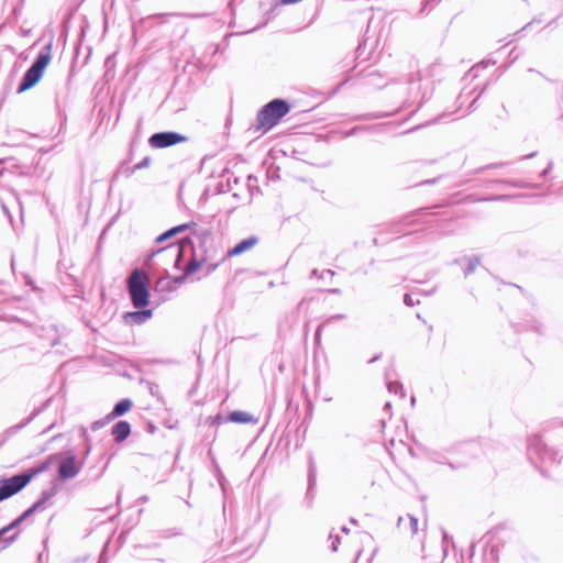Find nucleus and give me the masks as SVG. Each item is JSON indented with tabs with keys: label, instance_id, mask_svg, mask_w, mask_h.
I'll return each mask as SVG.
<instances>
[{
	"label": "nucleus",
	"instance_id": "1",
	"mask_svg": "<svg viewBox=\"0 0 563 563\" xmlns=\"http://www.w3.org/2000/svg\"><path fill=\"white\" fill-rule=\"evenodd\" d=\"M516 540L517 533L514 529L505 525L496 526L479 539L483 549L481 561L474 560L475 543H472L467 551V561L468 563H497L500 551Z\"/></svg>",
	"mask_w": 563,
	"mask_h": 563
},
{
	"label": "nucleus",
	"instance_id": "2",
	"mask_svg": "<svg viewBox=\"0 0 563 563\" xmlns=\"http://www.w3.org/2000/svg\"><path fill=\"white\" fill-rule=\"evenodd\" d=\"M290 110V106L284 99H273L257 113L256 122L250 126L254 132L266 133L273 129L282 118Z\"/></svg>",
	"mask_w": 563,
	"mask_h": 563
},
{
	"label": "nucleus",
	"instance_id": "3",
	"mask_svg": "<svg viewBox=\"0 0 563 563\" xmlns=\"http://www.w3.org/2000/svg\"><path fill=\"white\" fill-rule=\"evenodd\" d=\"M52 59V43L44 45L37 54L33 64L24 73L19 87L18 93H22L33 88L42 78L45 68Z\"/></svg>",
	"mask_w": 563,
	"mask_h": 563
},
{
	"label": "nucleus",
	"instance_id": "4",
	"mask_svg": "<svg viewBox=\"0 0 563 563\" xmlns=\"http://www.w3.org/2000/svg\"><path fill=\"white\" fill-rule=\"evenodd\" d=\"M128 291L136 309L145 308L150 302L147 278L140 269H134L126 280Z\"/></svg>",
	"mask_w": 563,
	"mask_h": 563
},
{
	"label": "nucleus",
	"instance_id": "5",
	"mask_svg": "<svg viewBox=\"0 0 563 563\" xmlns=\"http://www.w3.org/2000/svg\"><path fill=\"white\" fill-rule=\"evenodd\" d=\"M54 459L55 455H51L46 461L25 472L4 478L5 483H8L7 494H18L21 492L35 476L46 472Z\"/></svg>",
	"mask_w": 563,
	"mask_h": 563
},
{
	"label": "nucleus",
	"instance_id": "6",
	"mask_svg": "<svg viewBox=\"0 0 563 563\" xmlns=\"http://www.w3.org/2000/svg\"><path fill=\"white\" fill-rule=\"evenodd\" d=\"M528 457L532 464L537 463L536 460L543 463H559L561 461L559 452L549 448L542 437L538 434L528 440Z\"/></svg>",
	"mask_w": 563,
	"mask_h": 563
},
{
	"label": "nucleus",
	"instance_id": "7",
	"mask_svg": "<svg viewBox=\"0 0 563 563\" xmlns=\"http://www.w3.org/2000/svg\"><path fill=\"white\" fill-rule=\"evenodd\" d=\"M187 137L178 132H157L151 135L148 144L154 148H165L185 142Z\"/></svg>",
	"mask_w": 563,
	"mask_h": 563
},
{
	"label": "nucleus",
	"instance_id": "8",
	"mask_svg": "<svg viewBox=\"0 0 563 563\" xmlns=\"http://www.w3.org/2000/svg\"><path fill=\"white\" fill-rule=\"evenodd\" d=\"M81 470V466L77 464L75 455L66 456L58 466V476L60 479L66 481L76 477Z\"/></svg>",
	"mask_w": 563,
	"mask_h": 563
},
{
	"label": "nucleus",
	"instance_id": "9",
	"mask_svg": "<svg viewBox=\"0 0 563 563\" xmlns=\"http://www.w3.org/2000/svg\"><path fill=\"white\" fill-rule=\"evenodd\" d=\"M157 255H164V256H169V257H173L175 260V263H174V266L176 268L179 267V264L181 262V258L184 256V250L183 247L179 245V244H169L165 247H162L155 252H152L146 262L148 263L154 256H157Z\"/></svg>",
	"mask_w": 563,
	"mask_h": 563
},
{
	"label": "nucleus",
	"instance_id": "10",
	"mask_svg": "<svg viewBox=\"0 0 563 563\" xmlns=\"http://www.w3.org/2000/svg\"><path fill=\"white\" fill-rule=\"evenodd\" d=\"M185 282V276L170 277L167 269L164 275L157 280L156 288L159 291L173 292L178 288V285Z\"/></svg>",
	"mask_w": 563,
	"mask_h": 563
},
{
	"label": "nucleus",
	"instance_id": "11",
	"mask_svg": "<svg viewBox=\"0 0 563 563\" xmlns=\"http://www.w3.org/2000/svg\"><path fill=\"white\" fill-rule=\"evenodd\" d=\"M40 413V410L38 409H35L30 417H27L26 419H24L23 421H21L20 423L18 424H14L10 428H8L7 430L3 431V433L0 435V444H3L5 443L7 441H9L12 437H14L15 434H18L23 428H25L29 423H31V421Z\"/></svg>",
	"mask_w": 563,
	"mask_h": 563
},
{
	"label": "nucleus",
	"instance_id": "12",
	"mask_svg": "<svg viewBox=\"0 0 563 563\" xmlns=\"http://www.w3.org/2000/svg\"><path fill=\"white\" fill-rule=\"evenodd\" d=\"M111 434L117 443H121L131 434V424L125 420H120L111 428Z\"/></svg>",
	"mask_w": 563,
	"mask_h": 563
},
{
	"label": "nucleus",
	"instance_id": "13",
	"mask_svg": "<svg viewBox=\"0 0 563 563\" xmlns=\"http://www.w3.org/2000/svg\"><path fill=\"white\" fill-rule=\"evenodd\" d=\"M152 316H153L152 309L141 308L137 311L126 312L124 314V319L129 323L142 324V323L146 322L148 319H151Z\"/></svg>",
	"mask_w": 563,
	"mask_h": 563
},
{
	"label": "nucleus",
	"instance_id": "14",
	"mask_svg": "<svg viewBox=\"0 0 563 563\" xmlns=\"http://www.w3.org/2000/svg\"><path fill=\"white\" fill-rule=\"evenodd\" d=\"M257 243H258V238L257 236H254V235L249 236L247 239H244V240L240 241L234 247L229 250L228 256L241 255L242 253H244V252L251 250L252 247H254Z\"/></svg>",
	"mask_w": 563,
	"mask_h": 563
},
{
	"label": "nucleus",
	"instance_id": "15",
	"mask_svg": "<svg viewBox=\"0 0 563 563\" xmlns=\"http://www.w3.org/2000/svg\"><path fill=\"white\" fill-rule=\"evenodd\" d=\"M57 485L56 482H52L51 487L47 489H44L41 493L40 498L33 504L34 506H37L38 511L44 510L46 508V505L56 496L57 494Z\"/></svg>",
	"mask_w": 563,
	"mask_h": 563
},
{
	"label": "nucleus",
	"instance_id": "16",
	"mask_svg": "<svg viewBox=\"0 0 563 563\" xmlns=\"http://www.w3.org/2000/svg\"><path fill=\"white\" fill-rule=\"evenodd\" d=\"M195 225H196L195 222H187V223H183V224L173 227V228L168 229L167 231H165L164 233H162L161 235H158L156 238L155 242L163 243V242L167 241L168 239L175 236L176 234L183 233V232L191 229Z\"/></svg>",
	"mask_w": 563,
	"mask_h": 563
},
{
	"label": "nucleus",
	"instance_id": "17",
	"mask_svg": "<svg viewBox=\"0 0 563 563\" xmlns=\"http://www.w3.org/2000/svg\"><path fill=\"white\" fill-rule=\"evenodd\" d=\"M391 372H394V368H388L385 372V380H386L387 389L389 393L399 395L401 398H405L406 394L404 391V386L400 382L390 379Z\"/></svg>",
	"mask_w": 563,
	"mask_h": 563
},
{
	"label": "nucleus",
	"instance_id": "18",
	"mask_svg": "<svg viewBox=\"0 0 563 563\" xmlns=\"http://www.w3.org/2000/svg\"><path fill=\"white\" fill-rule=\"evenodd\" d=\"M487 186H493L496 184H503L512 188H538L539 186L533 183L525 181V180H504V179H492L485 183Z\"/></svg>",
	"mask_w": 563,
	"mask_h": 563
},
{
	"label": "nucleus",
	"instance_id": "19",
	"mask_svg": "<svg viewBox=\"0 0 563 563\" xmlns=\"http://www.w3.org/2000/svg\"><path fill=\"white\" fill-rule=\"evenodd\" d=\"M133 406V402L131 399L129 398H124L120 401H118L112 411L110 413H108L110 416V419H115L118 417H121L123 415H125Z\"/></svg>",
	"mask_w": 563,
	"mask_h": 563
},
{
	"label": "nucleus",
	"instance_id": "20",
	"mask_svg": "<svg viewBox=\"0 0 563 563\" xmlns=\"http://www.w3.org/2000/svg\"><path fill=\"white\" fill-rule=\"evenodd\" d=\"M462 261H466L467 262V266L464 271V276L465 277H468L470 275H472L476 268L479 266L481 264V257L479 256H466V257H463V258H456L453 261V264H460Z\"/></svg>",
	"mask_w": 563,
	"mask_h": 563
},
{
	"label": "nucleus",
	"instance_id": "21",
	"mask_svg": "<svg viewBox=\"0 0 563 563\" xmlns=\"http://www.w3.org/2000/svg\"><path fill=\"white\" fill-rule=\"evenodd\" d=\"M418 82H419V78H416L413 76L409 79V82H408V85L410 86L409 97L406 100H404L402 108L410 107L413 103V101L416 100V98L418 96L419 88H420Z\"/></svg>",
	"mask_w": 563,
	"mask_h": 563
},
{
	"label": "nucleus",
	"instance_id": "22",
	"mask_svg": "<svg viewBox=\"0 0 563 563\" xmlns=\"http://www.w3.org/2000/svg\"><path fill=\"white\" fill-rule=\"evenodd\" d=\"M227 420L235 423H250L255 421L254 417L251 413L240 410L232 411L227 417Z\"/></svg>",
	"mask_w": 563,
	"mask_h": 563
},
{
	"label": "nucleus",
	"instance_id": "23",
	"mask_svg": "<svg viewBox=\"0 0 563 563\" xmlns=\"http://www.w3.org/2000/svg\"><path fill=\"white\" fill-rule=\"evenodd\" d=\"M366 84L374 88H383L387 84L383 81L382 75L376 70H369L364 76Z\"/></svg>",
	"mask_w": 563,
	"mask_h": 563
},
{
	"label": "nucleus",
	"instance_id": "24",
	"mask_svg": "<svg viewBox=\"0 0 563 563\" xmlns=\"http://www.w3.org/2000/svg\"><path fill=\"white\" fill-rule=\"evenodd\" d=\"M7 530L2 527L0 529V551L11 545L20 536V531H15L11 536L7 537Z\"/></svg>",
	"mask_w": 563,
	"mask_h": 563
},
{
	"label": "nucleus",
	"instance_id": "25",
	"mask_svg": "<svg viewBox=\"0 0 563 563\" xmlns=\"http://www.w3.org/2000/svg\"><path fill=\"white\" fill-rule=\"evenodd\" d=\"M441 534H442V558L440 563L446 558L448 551H449V544L452 545V548H455L453 538L448 534V532L441 528Z\"/></svg>",
	"mask_w": 563,
	"mask_h": 563
},
{
	"label": "nucleus",
	"instance_id": "26",
	"mask_svg": "<svg viewBox=\"0 0 563 563\" xmlns=\"http://www.w3.org/2000/svg\"><path fill=\"white\" fill-rule=\"evenodd\" d=\"M201 262L198 261L196 257H194L185 267L184 274L181 276H185V279L194 274L196 271H198L201 267Z\"/></svg>",
	"mask_w": 563,
	"mask_h": 563
},
{
	"label": "nucleus",
	"instance_id": "27",
	"mask_svg": "<svg viewBox=\"0 0 563 563\" xmlns=\"http://www.w3.org/2000/svg\"><path fill=\"white\" fill-rule=\"evenodd\" d=\"M316 483V465L313 457H309L308 489L310 490Z\"/></svg>",
	"mask_w": 563,
	"mask_h": 563
},
{
	"label": "nucleus",
	"instance_id": "28",
	"mask_svg": "<svg viewBox=\"0 0 563 563\" xmlns=\"http://www.w3.org/2000/svg\"><path fill=\"white\" fill-rule=\"evenodd\" d=\"M111 421H112V419H110V416L107 415L103 419L93 421L91 423L90 428L92 431H98V430L102 429L103 427H106Z\"/></svg>",
	"mask_w": 563,
	"mask_h": 563
},
{
	"label": "nucleus",
	"instance_id": "29",
	"mask_svg": "<svg viewBox=\"0 0 563 563\" xmlns=\"http://www.w3.org/2000/svg\"><path fill=\"white\" fill-rule=\"evenodd\" d=\"M510 198L508 195H495V196H486L481 197L479 199H476V201H506Z\"/></svg>",
	"mask_w": 563,
	"mask_h": 563
},
{
	"label": "nucleus",
	"instance_id": "30",
	"mask_svg": "<svg viewBox=\"0 0 563 563\" xmlns=\"http://www.w3.org/2000/svg\"><path fill=\"white\" fill-rule=\"evenodd\" d=\"M311 276L319 278L333 277L334 272L332 269H323L322 272H319L317 268H314L311 272Z\"/></svg>",
	"mask_w": 563,
	"mask_h": 563
},
{
	"label": "nucleus",
	"instance_id": "31",
	"mask_svg": "<svg viewBox=\"0 0 563 563\" xmlns=\"http://www.w3.org/2000/svg\"><path fill=\"white\" fill-rule=\"evenodd\" d=\"M7 487H8V483H5L4 478L0 481V501L4 500V499H8L10 497H12L14 494H7Z\"/></svg>",
	"mask_w": 563,
	"mask_h": 563
},
{
	"label": "nucleus",
	"instance_id": "32",
	"mask_svg": "<svg viewBox=\"0 0 563 563\" xmlns=\"http://www.w3.org/2000/svg\"><path fill=\"white\" fill-rule=\"evenodd\" d=\"M408 519H409V529H410V533L412 536H417L418 534V519L412 516V515H408Z\"/></svg>",
	"mask_w": 563,
	"mask_h": 563
},
{
	"label": "nucleus",
	"instance_id": "33",
	"mask_svg": "<svg viewBox=\"0 0 563 563\" xmlns=\"http://www.w3.org/2000/svg\"><path fill=\"white\" fill-rule=\"evenodd\" d=\"M151 164V157L150 156H146L144 157L141 162H139L137 164H135L132 168V172H136V170H140V169H143V168H147Z\"/></svg>",
	"mask_w": 563,
	"mask_h": 563
},
{
	"label": "nucleus",
	"instance_id": "34",
	"mask_svg": "<svg viewBox=\"0 0 563 563\" xmlns=\"http://www.w3.org/2000/svg\"><path fill=\"white\" fill-rule=\"evenodd\" d=\"M506 165H507V163H504V162L493 163V164H488V165L478 167L477 169H475V173L478 174V173H483L484 170H487V169H490V168H499V167H504Z\"/></svg>",
	"mask_w": 563,
	"mask_h": 563
},
{
	"label": "nucleus",
	"instance_id": "35",
	"mask_svg": "<svg viewBox=\"0 0 563 563\" xmlns=\"http://www.w3.org/2000/svg\"><path fill=\"white\" fill-rule=\"evenodd\" d=\"M38 511L37 506L32 505L30 508H27L24 512H22L19 518L20 520L24 521L30 516H32L34 512Z\"/></svg>",
	"mask_w": 563,
	"mask_h": 563
},
{
	"label": "nucleus",
	"instance_id": "36",
	"mask_svg": "<svg viewBox=\"0 0 563 563\" xmlns=\"http://www.w3.org/2000/svg\"><path fill=\"white\" fill-rule=\"evenodd\" d=\"M432 460L435 462V463H439V464H446L445 461L441 460L438 457V453H433L432 454ZM448 465L452 468V470H457V468H461L462 466H464L463 464H452V463H448Z\"/></svg>",
	"mask_w": 563,
	"mask_h": 563
},
{
	"label": "nucleus",
	"instance_id": "37",
	"mask_svg": "<svg viewBox=\"0 0 563 563\" xmlns=\"http://www.w3.org/2000/svg\"><path fill=\"white\" fill-rule=\"evenodd\" d=\"M404 302L406 306L408 307H415L416 305H419L420 303V300L419 299H413V297L409 294H405L404 296Z\"/></svg>",
	"mask_w": 563,
	"mask_h": 563
},
{
	"label": "nucleus",
	"instance_id": "38",
	"mask_svg": "<svg viewBox=\"0 0 563 563\" xmlns=\"http://www.w3.org/2000/svg\"><path fill=\"white\" fill-rule=\"evenodd\" d=\"M22 522L23 521L20 520V518L18 517L13 521H11L8 526H5L3 528L7 530V532H10V531L16 529Z\"/></svg>",
	"mask_w": 563,
	"mask_h": 563
},
{
	"label": "nucleus",
	"instance_id": "39",
	"mask_svg": "<svg viewBox=\"0 0 563 563\" xmlns=\"http://www.w3.org/2000/svg\"><path fill=\"white\" fill-rule=\"evenodd\" d=\"M210 424H221L223 423L224 421H228L227 418H223L222 415L218 413L214 417H211L210 419Z\"/></svg>",
	"mask_w": 563,
	"mask_h": 563
},
{
	"label": "nucleus",
	"instance_id": "40",
	"mask_svg": "<svg viewBox=\"0 0 563 563\" xmlns=\"http://www.w3.org/2000/svg\"><path fill=\"white\" fill-rule=\"evenodd\" d=\"M482 92H483V91H481V92H479V93H478V95H477V96L472 100V102H471V103H470V106H468L467 113H471V112H473V111H475V110H476V102H477L478 98L481 97Z\"/></svg>",
	"mask_w": 563,
	"mask_h": 563
},
{
	"label": "nucleus",
	"instance_id": "41",
	"mask_svg": "<svg viewBox=\"0 0 563 563\" xmlns=\"http://www.w3.org/2000/svg\"><path fill=\"white\" fill-rule=\"evenodd\" d=\"M345 318V314H333L331 316L330 318H328L324 323L328 324V323H331L332 321L334 320H341V319H344Z\"/></svg>",
	"mask_w": 563,
	"mask_h": 563
},
{
	"label": "nucleus",
	"instance_id": "42",
	"mask_svg": "<svg viewBox=\"0 0 563 563\" xmlns=\"http://www.w3.org/2000/svg\"><path fill=\"white\" fill-rule=\"evenodd\" d=\"M553 167V163L550 162L548 166L540 173V177H547Z\"/></svg>",
	"mask_w": 563,
	"mask_h": 563
},
{
	"label": "nucleus",
	"instance_id": "43",
	"mask_svg": "<svg viewBox=\"0 0 563 563\" xmlns=\"http://www.w3.org/2000/svg\"><path fill=\"white\" fill-rule=\"evenodd\" d=\"M438 206H434V207H430V208H419L417 209L416 211H413L412 216H420V214H423L426 213L427 211L431 210V209H434L437 208Z\"/></svg>",
	"mask_w": 563,
	"mask_h": 563
},
{
	"label": "nucleus",
	"instance_id": "44",
	"mask_svg": "<svg viewBox=\"0 0 563 563\" xmlns=\"http://www.w3.org/2000/svg\"><path fill=\"white\" fill-rule=\"evenodd\" d=\"M439 179H440V177L427 179V180L419 183L418 186L433 185V184L438 183Z\"/></svg>",
	"mask_w": 563,
	"mask_h": 563
},
{
	"label": "nucleus",
	"instance_id": "45",
	"mask_svg": "<svg viewBox=\"0 0 563 563\" xmlns=\"http://www.w3.org/2000/svg\"><path fill=\"white\" fill-rule=\"evenodd\" d=\"M327 324L324 322H322L316 330V333H314V339L317 341L320 340V335H321V330L325 327Z\"/></svg>",
	"mask_w": 563,
	"mask_h": 563
},
{
	"label": "nucleus",
	"instance_id": "46",
	"mask_svg": "<svg viewBox=\"0 0 563 563\" xmlns=\"http://www.w3.org/2000/svg\"><path fill=\"white\" fill-rule=\"evenodd\" d=\"M386 113H376V114H365L363 115L364 119H378L386 117Z\"/></svg>",
	"mask_w": 563,
	"mask_h": 563
},
{
	"label": "nucleus",
	"instance_id": "47",
	"mask_svg": "<svg viewBox=\"0 0 563 563\" xmlns=\"http://www.w3.org/2000/svg\"><path fill=\"white\" fill-rule=\"evenodd\" d=\"M339 543H340V538H339V536H335V538H334V540L332 541V544H331L332 551H336L338 550Z\"/></svg>",
	"mask_w": 563,
	"mask_h": 563
},
{
	"label": "nucleus",
	"instance_id": "48",
	"mask_svg": "<svg viewBox=\"0 0 563 563\" xmlns=\"http://www.w3.org/2000/svg\"><path fill=\"white\" fill-rule=\"evenodd\" d=\"M481 197H476L475 195H468L465 199L470 202H477L476 199H479Z\"/></svg>",
	"mask_w": 563,
	"mask_h": 563
},
{
	"label": "nucleus",
	"instance_id": "49",
	"mask_svg": "<svg viewBox=\"0 0 563 563\" xmlns=\"http://www.w3.org/2000/svg\"><path fill=\"white\" fill-rule=\"evenodd\" d=\"M217 266H218V264L209 265L206 274L208 275V274L212 273L217 268Z\"/></svg>",
	"mask_w": 563,
	"mask_h": 563
},
{
	"label": "nucleus",
	"instance_id": "50",
	"mask_svg": "<svg viewBox=\"0 0 563 563\" xmlns=\"http://www.w3.org/2000/svg\"><path fill=\"white\" fill-rule=\"evenodd\" d=\"M301 0H280L283 4H294L300 2Z\"/></svg>",
	"mask_w": 563,
	"mask_h": 563
},
{
	"label": "nucleus",
	"instance_id": "51",
	"mask_svg": "<svg viewBox=\"0 0 563 563\" xmlns=\"http://www.w3.org/2000/svg\"><path fill=\"white\" fill-rule=\"evenodd\" d=\"M437 289H438V287L435 286L430 290H424L423 295H427V296L433 295L437 291Z\"/></svg>",
	"mask_w": 563,
	"mask_h": 563
},
{
	"label": "nucleus",
	"instance_id": "52",
	"mask_svg": "<svg viewBox=\"0 0 563 563\" xmlns=\"http://www.w3.org/2000/svg\"><path fill=\"white\" fill-rule=\"evenodd\" d=\"M424 537H426V533H423L422 538L420 539L421 552H424Z\"/></svg>",
	"mask_w": 563,
	"mask_h": 563
},
{
	"label": "nucleus",
	"instance_id": "53",
	"mask_svg": "<svg viewBox=\"0 0 563 563\" xmlns=\"http://www.w3.org/2000/svg\"><path fill=\"white\" fill-rule=\"evenodd\" d=\"M380 356H382L380 354L375 355L374 357H372V358L368 361V363H369V364H372V363L377 362V361L380 358Z\"/></svg>",
	"mask_w": 563,
	"mask_h": 563
},
{
	"label": "nucleus",
	"instance_id": "54",
	"mask_svg": "<svg viewBox=\"0 0 563 563\" xmlns=\"http://www.w3.org/2000/svg\"><path fill=\"white\" fill-rule=\"evenodd\" d=\"M536 155H537V152H533V153H530V154H528V155L522 156V157H521V159L532 158V157H534Z\"/></svg>",
	"mask_w": 563,
	"mask_h": 563
},
{
	"label": "nucleus",
	"instance_id": "55",
	"mask_svg": "<svg viewBox=\"0 0 563 563\" xmlns=\"http://www.w3.org/2000/svg\"><path fill=\"white\" fill-rule=\"evenodd\" d=\"M457 563H466V558L464 553H461L460 560H457Z\"/></svg>",
	"mask_w": 563,
	"mask_h": 563
},
{
	"label": "nucleus",
	"instance_id": "56",
	"mask_svg": "<svg viewBox=\"0 0 563 563\" xmlns=\"http://www.w3.org/2000/svg\"><path fill=\"white\" fill-rule=\"evenodd\" d=\"M409 217H410V216H407V217L402 218V220H401V221H402V223H404V224H411V223H413L412 221H409V220H408V219H409Z\"/></svg>",
	"mask_w": 563,
	"mask_h": 563
},
{
	"label": "nucleus",
	"instance_id": "57",
	"mask_svg": "<svg viewBox=\"0 0 563 563\" xmlns=\"http://www.w3.org/2000/svg\"><path fill=\"white\" fill-rule=\"evenodd\" d=\"M479 69V66H474L472 69H471V73H474V77L477 76V70Z\"/></svg>",
	"mask_w": 563,
	"mask_h": 563
},
{
	"label": "nucleus",
	"instance_id": "58",
	"mask_svg": "<svg viewBox=\"0 0 563 563\" xmlns=\"http://www.w3.org/2000/svg\"><path fill=\"white\" fill-rule=\"evenodd\" d=\"M330 292H332V294H340V292H341V290H340V289H338V288H335V289H331V290H330Z\"/></svg>",
	"mask_w": 563,
	"mask_h": 563
},
{
	"label": "nucleus",
	"instance_id": "59",
	"mask_svg": "<svg viewBox=\"0 0 563 563\" xmlns=\"http://www.w3.org/2000/svg\"><path fill=\"white\" fill-rule=\"evenodd\" d=\"M463 98H464V95H463V93H461V95L459 96V101H460V104H461V106H462V103H463V101H462V99H463Z\"/></svg>",
	"mask_w": 563,
	"mask_h": 563
},
{
	"label": "nucleus",
	"instance_id": "60",
	"mask_svg": "<svg viewBox=\"0 0 563 563\" xmlns=\"http://www.w3.org/2000/svg\"><path fill=\"white\" fill-rule=\"evenodd\" d=\"M402 520H404V518H402V517H399V518H398V520H397V525H398V527L401 525Z\"/></svg>",
	"mask_w": 563,
	"mask_h": 563
},
{
	"label": "nucleus",
	"instance_id": "61",
	"mask_svg": "<svg viewBox=\"0 0 563 563\" xmlns=\"http://www.w3.org/2000/svg\"><path fill=\"white\" fill-rule=\"evenodd\" d=\"M390 407H391L390 402H386L384 408L385 409H390Z\"/></svg>",
	"mask_w": 563,
	"mask_h": 563
},
{
	"label": "nucleus",
	"instance_id": "62",
	"mask_svg": "<svg viewBox=\"0 0 563 563\" xmlns=\"http://www.w3.org/2000/svg\"><path fill=\"white\" fill-rule=\"evenodd\" d=\"M154 430H155V427H154L153 424H151V426H150V432H152V433H153V432H154Z\"/></svg>",
	"mask_w": 563,
	"mask_h": 563
},
{
	"label": "nucleus",
	"instance_id": "63",
	"mask_svg": "<svg viewBox=\"0 0 563 563\" xmlns=\"http://www.w3.org/2000/svg\"><path fill=\"white\" fill-rule=\"evenodd\" d=\"M534 330H536L537 332H541V325L534 327Z\"/></svg>",
	"mask_w": 563,
	"mask_h": 563
},
{
	"label": "nucleus",
	"instance_id": "64",
	"mask_svg": "<svg viewBox=\"0 0 563 563\" xmlns=\"http://www.w3.org/2000/svg\"><path fill=\"white\" fill-rule=\"evenodd\" d=\"M120 501H121V494H119V495L117 496V504H119Z\"/></svg>",
	"mask_w": 563,
	"mask_h": 563
}]
</instances>
